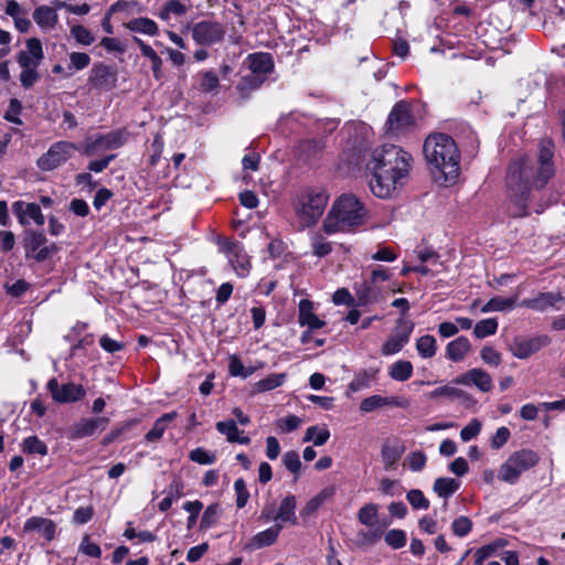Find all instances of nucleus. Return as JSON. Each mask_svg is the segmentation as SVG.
Listing matches in <instances>:
<instances>
[{
    "label": "nucleus",
    "mask_w": 565,
    "mask_h": 565,
    "mask_svg": "<svg viewBox=\"0 0 565 565\" xmlns=\"http://www.w3.org/2000/svg\"><path fill=\"white\" fill-rule=\"evenodd\" d=\"M554 142L545 138L540 141L535 158L523 156L509 164L505 180L513 216H526L532 191H541L554 178Z\"/></svg>",
    "instance_id": "obj_1"
},
{
    "label": "nucleus",
    "mask_w": 565,
    "mask_h": 565,
    "mask_svg": "<svg viewBox=\"0 0 565 565\" xmlns=\"http://www.w3.org/2000/svg\"><path fill=\"white\" fill-rule=\"evenodd\" d=\"M412 156L395 145L375 148L366 162L371 192L387 199L399 188L411 170Z\"/></svg>",
    "instance_id": "obj_2"
},
{
    "label": "nucleus",
    "mask_w": 565,
    "mask_h": 565,
    "mask_svg": "<svg viewBox=\"0 0 565 565\" xmlns=\"http://www.w3.org/2000/svg\"><path fill=\"white\" fill-rule=\"evenodd\" d=\"M424 154L429 166L443 174L445 183L457 181L460 174V152L449 135H429L424 142Z\"/></svg>",
    "instance_id": "obj_3"
},
{
    "label": "nucleus",
    "mask_w": 565,
    "mask_h": 565,
    "mask_svg": "<svg viewBox=\"0 0 565 565\" xmlns=\"http://www.w3.org/2000/svg\"><path fill=\"white\" fill-rule=\"evenodd\" d=\"M367 218V209L364 203L353 194H343L337 199L322 224L328 235L353 232L364 225Z\"/></svg>",
    "instance_id": "obj_4"
},
{
    "label": "nucleus",
    "mask_w": 565,
    "mask_h": 565,
    "mask_svg": "<svg viewBox=\"0 0 565 565\" xmlns=\"http://www.w3.org/2000/svg\"><path fill=\"white\" fill-rule=\"evenodd\" d=\"M540 461L536 451L532 449H521L512 452L501 465L498 478L509 484H515L522 473L535 467Z\"/></svg>",
    "instance_id": "obj_5"
},
{
    "label": "nucleus",
    "mask_w": 565,
    "mask_h": 565,
    "mask_svg": "<svg viewBox=\"0 0 565 565\" xmlns=\"http://www.w3.org/2000/svg\"><path fill=\"white\" fill-rule=\"evenodd\" d=\"M130 132L126 128H119L107 134H95L86 137L81 152L86 157H93L107 150H115L127 143Z\"/></svg>",
    "instance_id": "obj_6"
},
{
    "label": "nucleus",
    "mask_w": 565,
    "mask_h": 565,
    "mask_svg": "<svg viewBox=\"0 0 565 565\" xmlns=\"http://www.w3.org/2000/svg\"><path fill=\"white\" fill-rule=\"evenodd\" d=\"M328 200L323 191L306 192L298 200L297 213L308 225L315 224L323 214Z\"/></svg>",
    "instance_id": "obj_7"
},
{
    "label": "nucleus",
    "mask_w": 565,
    "mask_h": 565,
    "mask_svg": "<svg viewBox=\"0 0 565 565\" xmlns=\"http://www.w3.org/2000/svg\"><path fill=\"white\" fill-rule=\"evenodd\" d=\"M76 150L74 142L56 141L38 159L36 166L41 171H53L71 159Z\"/></svg>",
    "instance_id": "obj_8"
},
{
    "label": "nucleus",
    "mask_w": 565,
    "mask_h": 565,
    "mask_svg": "<svg viewBox=\"0 0 565 565\" xmlns=\"http://www.w3.org/2000/svg\"><path fill=\"white\" fill-rule=\"evenodd\" d=\"M226 34V28L223 23L215 20H202L191 29L193 41L202 46H212L223 42Z\"/></svg>",
    "instance_id": "obj_9"
},
{
    "label": "nucleus",
    "mask_w": 565,
    "mask_h": 565,
    "mask_svg": "<svg viewBox=\"0 0 565 565\" xmlns=\"http://www.w3.org/2000/svg\"><path fill=\"white\" fill-rule=\"evenodd\" d=\"M414 125L415 121L411 114L409 105L406 102L401 100L392 108L385 127L386 132L398 136L409 130Z\"/></svg>",
    "instance_id": "obj_10"
},
{
    "label": "nucleus",
    "mask_w": 565,
    "mask_h": 565,
    "mask_svg": "<svg viewBox=\"0 0 565 565\" xmlns=\"http://www.w3.org/2000/svg\"><path fill=\"white\" fill-rule=\"evenodd\" d=\"M47 239L41 232L25 231L23 245L26 256H32L36 262L46 260L57 248L55 244L46 246Z\"/></svg>",
    "instance_id": "obj_11"
},
{
    "label": "nucleus",
    "mask_w": 565,
    "mask_h": 565,
    "mask_svg": "<svg viewBox=\"0 0 565 565\" xmlns=\"http://www.w3.org/2000/svg\"><path fill=\"white\" fill-rule=\"evenodd\" d=\"M46 386L52 395V398L61 404L78 402L83 399L86 394L83 385L73 382L60 385L55 377H52L47 382Z\"/></svg>",
    "instance_id": "obj_12"
},
{
    "label": "nucleus",
    "mask_w": 565,
    "mask_h": 565,
    "mask_svg": "<svg viewBox=\"0 0 565 565\" xmlns=\"http://www.w3.org/2000/svg\"><path fill=\"white\" fill-rule=\"evenodd\" d=\"M414 330V323L406 320H399L394 334L388 337L382 344L381 353L384 356H391L402 351L408 343Z\"/></svg>",
    "instance_id": "obj_13"
},
{
    "label": "nucleus",
    "mask_w": 565,
    "mask_h": 565,
    "mask_svg": "<svg viewBox=\"0 0 565 565\" xmlns=\"http://www.w3.org/2000/svg\"><path fill=\"white\" fill-rule=\"evenodd\" d=\"M109 419L107 417H86L74 423L68 429V438L76 440L94 436L106 429Z\"/></svg>",
    "instance_id": "obj_14"
},
{
    "label": "nucleus",
    "mask_w": 565,
    "mask_h": 565,
    "mask_svg": "<svg viewBox=\"0 0 565 565\" xmlns=\"http://www.w3.org/2000/svg\"><path fill=\"white\" fill-rule=\"evenodd\" d=\"M88 83L94 89L111 90L117 85V72L110 65L97 63L90 70Z\"/></svg>",
    "instance_id": "obj_15"
},
{
    "label": "nucleus",
    "mask_w": 565,
    "mask_h": 565,
    "mask_svg": "<svg viewBox=\"0 0 565 565\" xmlns=\"http://www.w3.org/2000/svg\"><path fill=\"white\" fill-rule=\"evenodd\" d=\"M12 212L22 226H28L32 222L38 226H42L45 223V217L38 203L15 201L12 203Z\"/></svg>",
    "instance_id": "obj_16"
},
{
    "label": "nucleus",
    "mask_w": 565,
    "mask_h": 565,
    "mask_svg": "<svg viewBox=\"0 0 565 565\" xmlns=\"http://www.w3.org/2000/svg\"><path fill=\"white\" fill-rule=\"evenodd\" d=\"M550 342L551 339L548 335H537L530 339L516 338L510 345V351L513 356L523 360L539 352L541 349L548 345Z\"/></svg>",
    "instance_id": "obj_17"
},
{
    "label": "nucleus",
    "mask_w": 565,
    "mask_h": 565,
    "mask_svg": "<svg viewBox=\"0 0 565 565\" xmlns=\"http://www.w3.org/2000/svg\"><path fill=\"white\" fill-rule=\"evenodd\" d=\"M43 58L42 43L38 38L28 39L25 50L17 54V62L21 68L39 67Z\"/></svg>",
    "instance_id": "obj_18"
},
{
    "label": "nucleus",
    "mask_w": 565,
    "mask_h": 565,
    "mask_svg": "<svg viewBox=\"0 0 565 565\" xmlns=\"http://www.w3.org/2000/svg\"><path fill=\"white\" fill-rule=\"evenodd\" d=\"M564 301L561 292H539L535 297L523 299L519 306L532 309L539 312L546 311L550 308L559 310L562 307L558 305Z\"/></svg>",
    "instance_id": "obj_19"
},
{
    "label": "nucleus",
    "mask_w": 565,
    "mask_h": 565,
    "mask_svg": "<svg viewBox=\"0 0 565 565\" xmlns=\"http://www.w3.org/2000/svg\"><path fill=\"white\" fill-rule=\"evenodd\" d=\"M456 384L460 385H473L480 392L488 393L492 390L493 381L491 375L482 369L475 367L471 369L459 376H457L454 381Z\"/></svg>",
    "instance_id": "obj_20"
},
{
    "label": "nucleus",
    "mask_w": 565,
    "mask_h": 565,
    "mask_svg": "<svg viewBox=\"0 0 565 565\" xmlns=\"http://www.w3.org/2000/svg\"><path fill=\"white\" fill-rule=\"evenodd\" d=\"M225 250L228 254L230 263L239 277H246L250 270V263L243 247L237 243H227Z\"/></svg>",
    "instance_id": "obj_21"
},
{
    "label": "nucleus",
    "mask_w": 565,
    "mask_h": 565,
    "mask_svg": "<svg viewBox=\"0 0 565 565\" xmlns=\"http://www.w3.org/2000/svg\"><path fill=\"white\" fill-rule=\"evenodd\" d=\"M23 532H40L47 542H51L56 534V524L51 519L31 516L24 522Z\"/></svg>",
    "instance_id": "obj_22"
},
{
    "label": "nucleus",
    "mask_w": 565,
    "mask_h": 565,
    "mask_svg": "<svg viewBox=\"0 0 565 565\" xmlns=\"http://www.w3.org/2000/svg\"><path fill=\"white\" fill-rule=\"evenodd\" d=\"M407 403L397 396L371 395L362 399L360 403V411L362 413H371L384 406L405 407Z\"/></svg>",
    "instance_id": "obj_23"
},
{
    "label": "nucleus",
    "mask_w": 565,
    "mask_h": 565,
    "mask_svg": "<svg viewBox=\"0 0 565 565\" xmlns=\"http://www.w3.org/2000/svg\"><path fill=\"white\" fill-rule=\"evenodd\" d=\"M298 323L310 330L321 329L326 322L313 312V302L309 299H301L299 302Z\"/></svg>",
    "instance_id": "obj_24"
},
{
    "label": "nucleus",
    "mask_w": 565,
    "mask_h": 565,
    "mask_svg": "<svg viewBox=\"0 0 565 565\" xmlns=\"http://www.w3.org/2000/svg\"><path fill=\"white\" fill-rule=\"evenodd\" d=\"M250 72L266 78L274 71L275 63L270 53L256 52L246 57Z\"/></svg>",
    "instance_id": "obj_25"
},
{
    "label": "nucleus",
    "mask_w": 565,
    "mask_h": 565,
    "mask_svg": "<svg viewBox=\"0 0 565 565\" xmlns=\"http://www.w3.org/2000/svg\"><path fill=\"white\" fill-rule=\"evenodd\" d=\"M32 18L36 25L44 32L54 30L58 23L56 10L45 4L36 7Z\"/></svg>",
    "instance_id": "obj_26"
},
{
    "label": "nucleus",
    "mask_w": 565,
    "mask_h": 565,
    "mask_svg": "<svg viewBox=\"0 0 565 565\" xmlns=\"http://www.w3.org/2000/svg\"><path fill=\"white\" fill-rule=\"evenodd\" d=\"M356 305L360 307L369 306L379 301L382 295V288L374 286L367 280L362 281L354 287Z\"/></svg>",
    "instance_id": "obj_27"
},
{
    "label": "nucleus",
    "mask_w": 565,
    "mask_h": 565,
    "mask_svg": "<svg viewBox=\"0 0 565 565\" xmlns=\"http://www.w3.org/2000/svg\"><path fill=\"white\" fill-rule=\"evenodd\" d=\"M379 373V367L359 370L355 372L354 377L348 385L349 392L356 393L371 387V385L376 382Z\"/></svg>",
    "instance_id": "obj_28"
},
{
    "label": "nucleus",
    "mask_w": 565,
    "mask_h": 565,
    "mask_svg": "<svg viewBox=\"0 0 565 565\" xmlns=\"http://www.w3.org/2000/svg\"><path fill=\"white\" fill-rule=\"evenodd\" d=\"M215 428L221 435L225 436L228 443H237L241 445H248L250 443V438L243 435L244 431L238 429L234 419L217 422Z\"/></svg>",
    "instance_id": "obj_29"
},
{
    "label": "nucleus",
    "mask_w": 565,
    "mask_h": 565,
    "mask_svg": "<svg viewBox=\"0 0 565 565\" xmlns=\"http://www.w3.org/2000/svg\"><path fill=\"white\" fill-rule=\"evenodd\" d=\"M296 507H297V500L294 494H289L285 497L279 505V509L274 516V521L276 523H289L291 525H296L298 523V519L296 515Z\"/></svg>",
    "instance_id": "obj_30"
},
{
    "label": "nucleus",
    "mask_w": 565,
    "mask_h": 565,
    "mask_svg": "<svg viewBox=\"0 0 565 565\" xmlns=\"http://www.w3.org/2000/svg\"><path fill=\"white\" fill-rule=\"evenodd\" d=\"M471 349V343L467 337H458L450 341L446 347V356L452 362H460L465 359Z\"/></svg>",
    "instance_id": "obj_31"
},
{
    "label": "nucleus",
    "mask_w": 565,
    "mask_h": 565,
    "mask_svg": "<svg viewBox=\"0 0 565 565\" xmlns=\"http://www.w3.org/2000/svg\"><path fill=\"white\" fill-rule=\"evenodd\" d=\"M178 416L177 412L166 413L160 416L153 424V427L145 435V440L156 443L160 440L167 430L169 424Z\"/></svg>",
    "instance_id": "obj_32"
},
{
    "label": "nucleus",
    "mask_w": 565,
    "mask_h": 565,
    "mask_svg": "<svg viewBox=\"0 0 565 565\" xmlns=\"http://www.w3.org/2000/svg\"><path fill=\"white\" fill-rule=\"evenodd\" d=\"M125 28L131 32L156 36L159 34L158 24L149 18H135L125 23Z\"/></svg>",
    "instance_id": "obj_33"
},
{
    "label": "nucleus",
    "mask_w": 565,
    "mask_h": 565,
    "mask_svg": "<svg viewBox=\"0 0 565 565\" xmlns=\"http://www.w3.org/2000/svg\"><path fill=\"white\" fill-rule=\"evenodd\" d=\"M282 530V525L279 523L274 524L273 526L258 532L256 535H254L252 540V544L255 548H262L265 546L273 545L278 536L280 531Z\"/></svg>",
    "instance_id": "obj_34"
},
{
    "label": "nucleus",
    "mask_w": 565,
    "mask_h": 565,
    "mask_svg": "<svg viewBox=\"0 0 565 565\" xmlns=\"http://www.w3.org/2000/svg\"><path fill=\"white\" fill-rule=\"evenodd\" d=\"M414 366L411 361L398 360L388 367V376L396 382H405L413 375Z\"/></svg>",
    "instance_id": "obj_35"
},
{
    "label": "nucleus",
    "mask_w": 565,
    "mask_h": 565,
    "mask_svg": "<svg viewBox=\"0 0 565 565\" xmlns=\"http://www.w3.org/2000/svg\"><path fill=\"white\" fill-rule=\"evenodd\" d=\"M330 438V430L326 425H313L306 429L303 443L311 441L313 446H323Z\"/></svg>",
    "instance_id": "obj_36"
},
{
    "label": "nucleus",
    "mask_w": 565,
    "mask_h": 565,
    "mask_svg": "<svg viewBox=\"0 0 565 565\" xmlns=\"http://www.w3.org/2000/svg\"><path fill=\"white\" fill-rule=\"evenodd\" d=\"M188 12V7L180 0H168L160 9L158 17L166 22L171 18L182 17Z\"/></svg>",
    "instance_id": "obj_37"
},
{
    "label": "nucleus",
    "mask_w": 565,
    "mask_h": 565,
    "mask_svg": "<svg viewBox=\"0 0 565 565\" xmlns=\"http://www.w3.org/2000/svg\"><path fill=\"white\" fill-rule=\"evenodd\" d=\"M285 380H286L285 373H273V374L266 376L265 379L256 382L253 385V393L259 394V393L275 390V388L281 386L284 384Z\"/></svg>",
    "instance_id": "obj_38"
},
{
    "label": "nucleus",
    "mask_w": 565,
    "mask_h": 565,
    "mask_svg": "<svg viewBox=\"0 0 565 565\" xmlns=\"http://www.w3.org/2000/svg\"><path fill=\"white\" fill-rule=\"evenodd\" d=\"M516 297L503 298L493 297L488 300L481 308V312L488 313L493 311H508L515 307Z\"/></svg>",
    "instance_id": "obj_39"
},
{
    "label": "nucleus",
    "mask_w": 565,
    "mask_h": 565,
    "mask_svg": "<svg viewBox=\"0 0 565 565\" xmlns=\"http://www.w3.org/2000/svg\"><path fill=\"white\" fill-rule=\"evenodd\" d=\"M416 351L422 359H431L437 352L436 339L430 334H425L416 340Z\"/></svg>",
    "instance_id": "obj_40"
},
{
    "label": "nucleus",
    "mask_w": 565,
    "mask_h": 565,
    "mask_svg": "<svg viewBox=\"0 0 565 565\" xmlns=\"http://www.w3.org/2000/svg\"><path fill=\"white\" fill-rule=\"evenodd\" d=\"M459 487V481L452 478H437L434 482V491L444 499L451 497Z\"/></svg>",
    "instance_id": "obj_41"
},
{
    "label": "nucleus",
    "mask_w": 565,
    "mask_h": 565,
    "mask_svg": "<svg viewBox=\"0 0 565 565\" xmlns=\"http://www.w3.org/2000/svg\"><path fill=\"white\" fill-rule=\"evenodd\" d=\"M379 519V507L375 503H366L358 511V520L367 527H374Z\"/></svg>",
    "instance_id": "obj_42"
},
{
    "label": "nucleus",
    "mask_w": 565,
    "mask_h": 565,
    "mask_svg": "<svg viewBox=\"0 0 565 565\" xmlns=\"http://www.w3.org/2000/svg\"><path fill=\"white\" fill-rule=\"evenodd\" d=\"M310 246L312 255L317 257H326L333 250L332 243L319 233L311 236Z\"/></svg>",
    "instance_id": "obj_43"
},
{
    "label": "nucleus",
    "mask_w": 565,
    "mask_h": 565,
    "mask_svg": "<svg viewBox=\"0 0 565 565\" xmlns=\"http://www.w3.org/2000/svg\"><path fill=\"white\" fill-rule=\"evenodd\" d=\"M499 323L495 318L480 320L473 328V334L478 339H483L497 333Z\"/></svg>",
    "instance_id": "obj_44"
},
{
    "label": "nucleus",
    "mask_w": 565,
    "mask_h": 565,
    "mask_svg": "<svg viewBox=\"0 0 565 565\" xmlns=\"http://www.w3.org/2000/svg\"><path fill=\"white\" fill-rule=\"evenodd\" d=\"M22 451L29 455H47V446L36 436H30L22 441Z\"/></svg>",
    "instance_id": "obj_45"
},
{
    "label": "nucleus",
    "mask_w": 565,
    "mask_h": 565,
    "mask_svg": "<svg viewBox=\"0 0 565 565\" xmlns=\"http://www.w3.org/2000/svg\"><path fill=\"white\" fill-rule=\"evenodd\" d=\"M264 82L265 77L250 72V74L241 78L239 83L237 84V90L245 95L252 90L258 89Z\"/></svg>",
    "instance_id": "obj_46"
},
{
    "label": "nucleus",
    "mask_w": 565,
    "mask_h": 565,
    "mask_svg": "<svg viewBox=\"0 0 565 565\" xmlns=\"http://www.w3.org/2000/svg\"><path fill=\"white\" fill-rule=\"evenodd\" d=\"M428 396L431 399H437L439 397H447V398H451V399H455V398L463 399V398L468 397V394L465 391L459 390L455 386L444 385V386L437 387L436 390L431 391Z\"/></svg>",
    "instance_id": "obj_47"
},
{
    "label": "nucleus",
    "mask_w": 565,
    "mask_h": 565,
    "mask_svg": "<svg viewBox=\"0 0 565 565\" xmlns=\"http://www.w3.org/2000/svg\"><path fill=\"white\" fill-rule=\"evenodd\" d=\"M257 367H245L242 360L237 355H231L228 363V372L232 376L243 379L249 377Z\"/></svg>",
    "instance_id": "obj_48"
},
{
    "label": "nucleus",
    "mask_w": 565,
    "mask_h": 565,
    "mask_svg": "<svg viewBox=\"0 0 565 565\" xmlns=\"http://www.w3.org/2000/svg\"><path fill=\"white\" fill-rule=\"evenodd\" d=\"M301 423H302V420L300 417H298L296 415H288V416L278 418L275 422V426H276V429L278 430V433L288 434V433L297 430L300 427Z\"/></svg>",
    "instance_id": "obj_49"
},
{
    "label": "nucleus",
    "mask_w": 565,
    "mask_h": 565,
    "mask_svg": "<svg viewBox=\"0 0 565 565\" xmlns=\"http://www.w3.org/2000/svg\"><path fill=\"white\" fill-rule=\"evenodd\" d=\"M70 32L77 44L88 46L93 44L95 41V36L93 35V33L84 25H72Z\"/></svg>",
    "instance_id": "obj_50"
},
{
    "label": "nucleus",
    "mask_w": 565,
    "mask_h": 565,
    "mask_svg": "<svg viewBox=\"0 0 565 565\" xmlns=\"http://www.w3.org/2000/svg\"><path fill=\"white\" fill-rule=\"evenodd\" d=\"M385 543L394 550L402 548L406 545V533L399 529H393L386 532L384 536Z\"/></svg>",
    "instance_id": "obj_51"
},
{
    "label": "nucleus",
    "mask_w": 565,
    "mask_h": 565,
    "mask_svg": "<svg viewBox=\"0 0 565 565\" xmlns=\"http://www.w3.org/2000/svg\"><path fill=\"white\" fill-rule=\"evenodd\" d=\"M471 530L472 521L468 516H458L451 523V531L458 537L467 536Z\"/></svg>",
    "instance_id": "obj_52"
},
{
    "label": "nucleus",
    "mask_w": 565,
    "mask_h": 565,
    "mask_svg": "<svg viewBox=\"0 0 565 565\" xmlns=\"http://www.w3.org/2000/svg\"><path fill=\"white\" fill-rule=\"evenodd\" d=\"M220 514L221 509L218 504L209 505L203 512L200 524L201 529H210L215 525L218 521Z\"/></svg>",
    "instance_id": "obj_53"
},
{
    "label": "nucleus",
    "mask_w": 565,
    "mask_h": 565,
    "mask_svg": "<svg viewBox=\"0 0 565 565\" xmlns=\"http://www.w3.org/2000/svg\"><path fill=\"white\" fill-rule=\"evenodd\" d=\"M190 460L200 465H212L216 461L214 452L205 450L204 448L198 447L190 451Z\"/></svg>",
    "instance_id": "obj_54"
},
{
    "label": "nucleus",
    "mask_w": 565,
    "mask_h": 565,
    "mask_svg": "<svg viewBox=\"0 0 565 565\" xmlns=\"http://www.w3.org/2000/svg\"><path fill=\"white\" fill-rule=\"evenodd\" d=\"M406 499L413 509L427 510L429 508V500L424 495L422 490H409L406 494Z\"/></svg>",
    "instance_id": "obj_55"
},
{
    "label": "nucleus",
    "mask_w": 565,
    "mask_h": 565,
    "mask_svg": "<svg viewBox=\"0 0 565 565\" xmlns=\"http://www.w3.org/2000/svg\"><path fill=\"white\" fill-rule=\"evenodd\" d=\"M22 111V104L19 99L12 98L9 103V107L6 110L3 118L12 124L22 125V120L20 118V114Z\"/></svg>",
    "instance_id": "obj_56"
},
{
    "label": "nucleus",
    "mask_w": 565,
    "mask_h": 565,
    "mask_svg": "<svg viewBox=\"0 0 565 565\" xmlns=\"http://www.w3.org/2000/svg\"><path fill=\"white\" fill-rule=\"evenodd\" d=\"M234 490L236 494V507L243 509L249 499V491L247 490L244 479L238 478L235 480Z\"/></svg>",
    "instance_id": "obj_57"
},
{
    "label": "nucleus",
    "mask_w": 565,
    "mask_h": 565,
    "mask_svg": "<svg viewBox=\"0 0 565 565\" xmlns=\"http://www.w3.org/2000/svg\"><path fill=\"white\" fill-rule=\"evenodd\" d=\"M282 463L285 468L294 475H298L301 469L299 454L295 450H290L284 454Z\"/></svg>",
    "instance_id": "obj_58"
},
{
    "label": "nucleus",
    "mask_w": 565,
    "mask_h": 565,
    "mask_svg": "<svg viewBox=\"0 0 565 565\" xmlns=\"http://www.w3.org/2000/svg\"><path fill=\"white\" fill-rule=\"evenodd\" d=\"M382 535V531L371 530V531H360L356 533V544L359 546H370L375 544Z\"/></svg>",
    "instance_id": "obj_59"
},
{
    "label": "nucleus",
    "mask_w": 565,
    "mask_h": 565,
    "mask_svg": "<svg viewBox=\"0 0 565 565\" xmlns=\"http://www.w3.org/2000/svg\"><path fill=\"white\" fill-rule=\"evenodd\" d=\"M90 64V57L84 52H72L70 54V70L82 71Z\"/></svg>",
    "instance_id": "obj_60"
},
{
    "label": "nucleus",
    "mask_w": 565,
    "mask_h": 565,
    "mask_svg": "<svg viewBox=\"0 0 565 565\" xmlns=\"http://www.w3.org/2000/svg\"><path fill=\"white\" fill-rule=\"evenodd\" d=\"M95 342V337L93 333L84 334L81 338H77L75 341L70 342V354L71 356H74L77 354L78 351L86 350L87 348L92 347Z\"/></svg>",
    "instance_id": "obj_61"
},
{
    "label": "nucleus",
    "mask_w": 565,
    "mask_h": 565,
    "mask_svg": "<svg viewBox=\"0 0 565 565\" xmlns=\"http://www.w3.org/2000/svg\"><path fill=\"white\" fill-rule=\"evenodd\" d=\"M480 356L490 366H499L502 360L501 353L490 345H484L481 349Z\"/></svg>",
    "instance_id": "obj_62"
},
{
    "label": "nucleus",
    "mask_w": 565,
    "mask_h": 565,
    "mask_svg": "<svg viewBox=\"0 0 565 565\" xmlns=\"http://www.w3.org/2000/svg\"><path fill=\"white\" fill-rule=\"evenodd\" d=\"M481 431V423L473 418L470 420L468 425H466L460 431V438L462 441H470L476 438Z\"/></svg>",
    "instance_id": "obj_63"
},
{
    "label": "nucleus",
    "mask_w": 565,
    "mask_h": 565,
    "mask_svg": "<svg viewBox=\"0 0 565 565\" xmlns=\"http://www.w3.org/2000/svg\"><path fill=\"white\" fill-rule=\"evenodd\" d=\"M499 545V543H491L479 547L475 552V565H482L487 558L495 553Z\"/></svg>",
    "instance_id": "obj_64"
}]
</instances>
